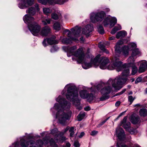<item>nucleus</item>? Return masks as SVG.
I'll return each mask as SVG.
<instances>
[{
	"instance_id": "obj_1",
	"label": "nucleus",
	"mask_w": 147,
	"mask_h": 147,
	"mask_svg": "<svg viewBox=\"0 0 147 147\" xmlns=\"http://www.w3.org/2000/svg\"><path fill=\"white\" fill-rule=\"evenodd\" d=\"M63 49L67 53L68 57L72 55L75 56L77 59L78 62L82 64V67L84 69H88L92 67L93 65L95 66L100 64V67L102 69L107 68L109 70H113L116 68L118 71H120L122 67V63L119 61L117 58L115 57L113 59V61L108 66L109 61L107 57H100V55H97L90 63H87L85 56V49L82 47H80L77 50L76 46H74L69 47H63Z\"/></svg>"
},
{
	"instance_id": "obj_2",
	"label": "nucleus",
	"mask_w": 147,
	"mask_h": 147,
	"mask_svg": "<svg viewBox=\"0 0 147 147\" xmlns=\"http://www.w3.org/2000/svg\"><path fill=\"white\" fill-rule=\"evenodd\" d=\"M56 100L59 103L55 104L54 107L58 110L56 117L58 119L59 122L62 124H64L67 120L69 119L71 117V113L69 112L66 113L61 109L63 108L69 109L70 107V103L68 102L65 99L62 98L61 96H59L57 99Z\"/></svg>"
},
{
	"instance_id": "obj_3",
	"label": "nucleus",
	"mask_w": 147,
	"mask_h": 147,
	"mask_svg": "<svg viewBox=\"0 0 147 147\" xmlns=\"http://www.w3.org/2000/svg\"><path fill=\"white\" fill-rule=\"evenodd\" d=\"M29 15H26L23 18L25 23L28 25V28L32 34L36 36L40 31V27L37 23L34 21V18L30 16L35 13L34 8L31 7L26 11Z\"/></svg>"
},
{
	"instance_id": "obj_4",
	"label": "nucleus",
	"mask_w": 147,
	"mask_h": 147,
	"mask_svg": "<svg viewBox=\"0 0 147 147\" xmlns=\"http://www.w3.org/2000/svg\"><path fill=\"white\" fill-rule=\"evenodd\" d=\"M93 26L90 25H87L84 28H79L77 26L71 29L73 34L75 37L73 38L71 36H70L69 38H65L62 40V42L64 44H68L71 43L72 41L76 42L78 41V38L80 36V31H82V34L86 35L87 36L89 35V34L93 30Z\"/></svg>"
},
{
	"instance_id": "obj_5",
	"label": "nucleus",
	"mask_w": 147,
	"mask_h": 147,
	"mask_svg": "<svg viewBox=\"0 0 147 147\" xmlns=\"http://www.w3.org/2000/svg\"><path fill=\"white\" fill-rule=\"evenodd\" d=\"M43 142L41 140L37 141L36 143L32 141H29L25 137H24L20 140V145L22 147H41L43 143L47 144L50 142L52 147H57L53 139L51 138L49 140V138L46 137L43 139Z\"/></svg>"
},
{
	"instance_id": "obj_6",
	"label": "nucleus",
	"mask_w": 147,
	"mask_h": 147,
	"mask_svg": "<svg viewBox=\"0 0 147 147\" xmlns=\"http://www.w3.org/2000/svg\"><path fill=\"white\" fill-rule=\"evenodd\" d=\"M67 89L66 96L68 100L72 101L76 106L80 105V101L78 98V94L76 86L74 84H70L66 85L64 90Z\"/></svg>"
},
{
	"instance_id": "obj_7",
	"label": "nucleus",
	"mask_w": 147,
	"mask_h": 147,
	"mask_svg": "<svg viewBox=\"0 0 147 147\" xmlns=\"http://www.w3.org/2000/svg\"><path fill=\"white\" fill-rule=\"evenodd\" d=\"M129 70L128 68L124 69L121 76H119L113 80L110 78L108 81V83L109 84H112L115 87H117L118 85H121L124 84L127 80V76L129 74Z\"/></svg>"
},
{
	"instance_id": "obj_8",
	"label": "nucleus",
	"mask_w": 147,
	"mask_h": 147,
	"mask_svg": "<svg viewBox=\"0 0 147 147\" xmlns=\"http://www.w3.org/2000/svg\"><path fill=\"white\" fill-rule=\"evenodd\" d=\"M108 81L106 83L107 86L102 89L101 90V94L102 95L101 97L100 98V100L103 101L106 100L109 98L108 94L110 93L112 90V88L111 87V86H112L115 89H118L121 88L120 85H118L117 87H114L112 84H109L108 83Z\"/></svg>"
},
{
	"instance_id": "obj_9",
	"label": "nucleus",
	"mask_w": 147,
	"mask_h": 147,
	"mask_svg": "<svg viewBox=\"0 0 147 147\" xmlns=\"http://www.w3.org/2000/svg\"><path fill=\"white\" fill-rule=\"evenodd\" d=\"M106 14L103 11H101L96 13H92L91 14L90 19L93 23L96 22H101L104 18Z\"/></svg>"
},
{
	"instance_id": "obj_10",
	"label": "nucleus",
	"mask_w": 147,
	"mask_h": 147,
	"mask_svg": "<svg viewBox=\"0 0 147 147\" xmlns=\"http://www.w3.org/2000/svg\"><path fill=\"white\" fill-rule=\"evenodd\" d=\"M39 2L44 5H46L47 3L50 4L56 3L59 4H63L68 0H38Z\"/></svg>"
},
{
	"instance_id": "obj_11",
	"label": "nucleus",
	"mask_w": 147,
	"mask_h": 147,
	"mask_svg": "<svg viewBox=\"0 0 147 147\" xmlns=\"http://www.w3.org/2000/svg\"><path fill=\"white\" fill-rule=\"evenodd\" d=\"M34 0H24L19 4V7L21 9H24L32 5Z\"/></svg>"
},
{
	"instance_id": "obj_12",
	"label": "nucleus",
	"mask_w": 147,
	"mask_h": 147,
	"mask_svg": "<svg viewBox=\"0 0 147 147\" xmlns=\"http://www.w3.org/2000/svg\"><path fill=\"white\" fill-rule=\"evenodd\" d=\"M127 118V116L125 117L122 121H121V125H123L122 126L124 129L131 134L133 131H131L130 123L129 122L126 121Z\"/></svg>"
},
{
	"instance_id": "obj_13",
	"label": "nucleus",
	"mask_w": 147,
	"mask_h": 147,
	"mask_svg": "<svg viewBox=\"0 0 147 147\" xmlns=\"http://www.w3.org/2000/svg\"><path fill=\"white\" fill-rule=\"evenodd\" d=\"M116 134L120 141L124 139L125 135L124 131L122 128L119 127L117 128L116 129Z\"/></svg>"
},
{
	"instance_id": "obj_14",
	"label": "nucleus",
	"mask_w": 147,
	"mask_h": 147,
	"mask_svg": "<svg viewBox=\"0 0 147 147\" xmlns=\"http://www.w3.org/2000/svg\"><path fill=\"white\" fill-rule=\"evenodd\" d=\"M140 54V52L138 49H135L132 50L131 56L128 59V62L129 63H133L134 61V57L137 55H139Z\"/></svg>"
},
{
	"instance_id": "obj_15",
	"label": "nucleus",
	"mask_w": 147,
	"mask_h": 147,
	"mask_svg": "<svg viewBox=\"0 0 147 147\" xmlns=\"http://www.w3.org/2000/svg\"><path fill=\"white\" fill-rule=\"evenodd\" d=\"M51 31V29L48 26H46L41 29L40 32V34L42 36H46L50 33Z\"/></svg>"
},
{
	"instance_id": "obj_16",
	"label": "nucleus",
	"mask_w": 147,
	"mask_h": 147,
	"mask_svg": "<svg viewBox=\"0 0 147 147\" xmlns=\"http://www.w3.org/2000/svg\"><path fill=\"white\" fill-rule=\"evenodd\" d=\"M123 43L122 40H119L116 44L115 46V52L116 54L118 55L121 53V48L120 45H121Z\"/></svg>"
},
{
	"instance_id": "obj_17",
	"label": "nucleus",
	"mask_w": 147,
	"mask_h": 147,
	"mask_svg": "<svg viewBox=\"0 0 147 147\" xmlns=\"http://www.w3.org/2000/svg\"><path fill=\"white\" fill-rule=\"evenodd\" d=\"M51 134L54 136V138L55 140H59L57 139V138L59 136V135H63V133L59 131L56 128L52 129L51 131Z\"/></svg>"
},
{
	"instance_id": "obj_18",
	"label": "nucleus",
	"mask_w": 147,
	"mask_h": 147,
	"mask_svg": "<svg viewBox=\"0 0 147 147\" xmlns=\"http://www.w3.org/2000/svg\"><path fill=\"white\" fill-rule=\"evenodd\" d=\"M147 67V62L145 61L141 62L140 65L138 70V72L141 73L144 72Z\"/></svg>"
},
{
	"instance_id": "obj_19",
	"label": "nucleus",
	"mask_w": 147,
	"mask_h": 147,
	"mask_svg": "<svg viewBox=\"0 0 147 147\" xmlns=\"http://www.w3.org/2000/svg\"><path fill=\"white\" fill-rule=\"evenodd\" d=\"M56 37L53 36L51 38H47V42L49 44H57L58 42V40H55Z\"/></svg>"
},
{
	"instance_id": "obj_20",
	"label": "nucleus",
	"mask_w": 147,
	"mask_h": 147,
	"mask_svg": "<svg viewBox=\"0 0 147 147\" xmlns=\"http://www.w3.org/2000/svg\"><path fill=\"white\" fill-rule=\"evenodd\" d=\"M134 65V63H128V65H127L128 66H131L132 67V73L131 74L134 75L138 71V69L137 67L133 65Z\"/></svg>"
},
{
	"instance_id": "obj_21",
	"label": "nucleus",
	"mask_w": 147,
	"mask_h": 147,
	"mask_svg": "<svg viewBox=\"0 0 147 147\" xmlns=\"http://www.w3.org/2000/svg\"><path fill=\"white\" fill-rule=\"evenodd\" d=\"M79 93L81 98L85 99L86 98L88 92L87 90H83L80 91Z\"/></svg>"
},
{
	"instance_id": "obj_22",
	"label": "nucleus",
	"mask_w": 147,
	"mask_h": 147,
	"mask_svg": "<svg viewBox=\"0 0 147 147\" xmlns=\"http://www.w3.org/2000/svg\"><path fill=\"white\" fill-rule=\"evenodd\" d=\"M109 18L110 19V20H109L110 23V27L112 28L117 23V20L114 17Z\"/></svg>"
},
{
	"instance_id": "obj_23",
	"label": "nucleus",
	"mask_w": 147,
	"mask_h": 147,
	"mask_svg": "<svg viewBox=\"0 0 147 147\" xmlns=\"http://www.w3.org/2000/svg\"><path fill=\"white\" fill-rule=\"evenodd\" d=\"M127 35L126 32L125 31H120L118 32L116 35V37L118 39L120 37H123Z\"/></svg>"
},
{
	"instance_id": "obj_24",
	"label": "nucleus",
	"mask_w": 147,
	"mask_h": 147,
	"mask_svg": "<svg viewBox=\"0 0 147 147\" xmlns=\"http://www.w3.org/2000/svg\"><path fill=\"white\" fill-rule=\"evenodd\" d=\"M53 29L57 31H58L61 29V25L59 22H56L53 25Z\"/></svg>"
},
{
	"instance_id": "obj_25",
	"label": "nucleus",
	"mask_w": 147,
	"mask_h": 147,
	"mask_svg": "<svg viewBox=\"0 0 147 147\" xmlns=\"http://www.w3.org/2000/svg\"><path fill=\"white\" fill-rule=\"evenodd\" d=\"M139 113L140 115L143 117L146 116L147 115V110L145 109H141Z\"/></svg>"
},
{
	"instance_id": "obj_26",
	"label": "nucleus",
	"mask_w": 147,
	"mask_h": 147,
	"mask_svg": "<svg viewBox=\"0 0 147 147\" xmlns=\"http://www.w3.org/2000/svg\"><path fill=\"white\" fill-rule=\"evenodd\" d=\"M139 118L138 116H132L131 119V122L133 124H136L139 121Z\"/></svg>"
},
{
	"instance_id": "obj_27",
	"label": "nucleus",
	"mask_w": 147,
	"mask_h": 147,
	"mask_svg": "<svg viewBox=\"0 0 147 147\" xmlns=\"http://www.w3.org/2000/svg\"><path fill=\"white\" fill-rule=\"evenodd\" d=\"M85 113L84 112H81L77 116V118L79 121L82 120L85 117Z\"/></svg>"
},
{
	"instance_id": "obj_28",
	"label": "nucleus",
	"mask_w": 147,
	"mask_h": 147,
	"mask_svg": "<svg viewBox=\"0 0 147 147\" xmlns=\"http://www.w3.org/2000/svg\"><path fill=\"white\" fill-rule=\"evenodd\" d=\"M63 135H59V136L57 138L59 140H56L57 141V142H60L62 143L65 140L66 138L65 137L62 136Z\"/></svg>"
},
{
	"instance_id": "obj_29",
	"label": "nucleus",
	"mask_w": 147,
	"mask_h": 147,
	"mask_svg": "<svg viewBox=\"0 0 147 147\" xmlns=\"http://www.w3.org/2000/svg\"><path fill=\"white\" fill-rule=\"evenodd\" d=\"M43 11L44 13L46 15H47L49 14L50 13L52 12V10L48 8H44L43 9Z\"/></svg>"
},
{
	"instance_id": "obj_30",
	"label": "nucleus",
	"mask_w": 147,
	"mask_h": 147,
	"mask_svg": "<svg viewBox=\"0 0 147 147\" xmlns=\"http://www.w3.org/2000/svg\"><path fill=\"white\" fill-rule=\"evenodd\" d=\"M94 98V96L92 94H89L88 93L86 98L87 99L89 102H90L93 100Z\"/></svg>"
},
{
	"instance_id": "obj_31",
	"label": "nucleus",
	"mask_w": 147,
	"mask_h": 147,
	"mask_svg": "<svg viewBox=\"0 0 147 147\" xmlns=\"http://www.w3.org/2000/svg\"><path fill=\"white\" fill-rule=\"evenodd\" d=\"M51 20L50 18L46 19L42 21V22L44 25H47V24H49L51 23Z\"/></svg>"
},
{
	"instance_id": "obj_32",
	"label": "nucleus",
	"mask_w": 147,
	"mask_h": 147,
	"mask_svg": "<svg viewBox=\"0 0 147 147\" xmlns=\"http://www.w3.org/2000/svg\"><path fill=\"white\" fill-rule=\"evenodd\" d=\"M98 31L100 34H103L104 32V30L103 27L101 26H99L98 28Z\"/></svg>"
},
{
	"instance_id": "obj_33",
	"label": "nucleus",
	"mask_w": 147,
	"mask_h": 147,
	"mask_svg": "<svg viewBox=\"0 0 147 147\" xmlns=\"http://www.w3.org/2000/svg\"><path fill=\"white\" fill-rule=\"evenodd\" d=\"M110 19L109 18H107L105 19L103 21V24L105 26H106L109 24V22Z\"/></svg>"
},
{
	"instance_id": "obj_34",
	"label": "nucleus",
	"mask_w": 147,
	"mask_h": 147,
	"mask_svg": "<svg viewBox=\"0 0 147 147\" xmlns=\"http://www.w3.org/2000/svg\"><path fill=\"white\" fill-rule=\"evenodd\" d=\"M129 47H130L131 50H133L135 49L136 47V44L134 43H131L129 45Z\"/></svg>"
},
{
	"instance_id": "obj_35",
	"label": "nucleus",
	"mask_w": 147,
	"mask_h": 147,
	"mask_svg": "<svg viewBox=\"0 0 147 147\" xmlns=\"http://www.w3.org/2000/svg\"><path fill=\"white\" fill-rule=\"evenodd\" d=\"M51 18L55 20H57L59 18L58 15L55 13H52L51 15Z\"/></svg>"
},
{
	"instance_id": "obj_36",
	"label": "nucleus",
	"mask_w": 147,
	"mask_h": 147,
	"mask_svg": "<svg viewBox=\"0 0 147 147\" xmlns=\"http://www.w3.org/2000/svg\"><path fill=\"white\" fill-rule=\"evenodd\" d=\"M135 99V97H133L132 96L130 95L128 96V101L130 102V104H132Z\"/></svg>"
},
{
	"instance_id": "obj_37",
	"label": "nucleus",
	"mask_w": 147,
	"mask_h": 147,
	"mask_svg": "<svg viewBox=\"0 0 147 147\" xmlns=\"http://www.w3.org/2000/svg\"><path fill=\"white\" fill-rule=\"evenodd\" d=\"M69 132H70V136H72L74 134V127H71L69 130Z\"/></svg>"
},
{
	"instance_id": "obj_38",
	"label": "nucleus",
	"mask_w": 147,
	"mask_h": 147,
	"mask_svg": "<svg viewBox=\"0 0 147 147\" xmlns=\"http://www.w3.org/2000/svg\"><path fill=\"white\" fill-rule=\"evenodd\" d=\"M128 47H125L123 48V50H124L125 49H126V51H123V54L125 55V56L127 55H128Z\"/></svg>"
},
{
	"instance_id": "obj_39",
	"label": "nucleus",
	"mask_w": 147,
	"mask_h": 147,
	"mask_svg": "<svg viewBox=\"0 0 147 147\" xmlns=\"http://www.w3.org/2000/svg\"><path fill=\"white\" fill-rule=\"evenodd\" d=\"M58 49V48L56 46H54L52 47L51 50V52H53L55 51H56Z\"/></svg>"
},
{
	"instance_id": "obj_40",
	"label": "nucleus",
	"mask_w": 147,
	"mask_h": 147,
	"mask_svg": "<svg viewBox=\"0 0 147 147\" xmlns=\"http://www.w3.org/2000/svg\"><path fill=\"white\" fill-rule=\"evenodd\" d=\"M99 47L102 50H103L106 53H109V52L108 50L107 49H105V48L103 47L102 45H99Z\"/></svg>"
},
{
	"instance_id": "obj_41",
	"label": "nucleus",
	"mask_w": 147,
	"mask_h": 147,
	"mask_svg": "<svg viewBox=\"0 0 147 147\" xmlns=\"http://www.w3.org/2000/svg\"><path fill=\"white\" fill-rule=\"evenodd\" d=\"M65 32H68V34H67V36L68 37H70V36H72V35L74 34H73V32H72V34L71 33V32L68 30V29H66L65 30Z\"/></svg>"
},
{
	"instance_id": "obj_42",
	"label": "nucleus",
	"mask_w": 147,
	"mask_h": 147,
	"mask_svg": "<svg viewBox=\"0 0 147 147\" xmlns=\"http://www.w3.org/2000/svg\"><path fill=\"white\" fill-rule=\"evenodd\" d=\"M74 146L75 147H80V144L78 141H75L74 143Z\"/></svg>"
},
{
	"instance_id": "obj_43",
	"label": "nucleus",
	"mask_w": 147,
	"mask_h": 147,
	"mask_svg": "<svg viewBox=\"0 0 147 147\" xmlns=\"http://www.w3.org/2000/svg\"><path fill=\"white\" fill-rule=\"evenodd\" d=\"M116 27H114V28L112 30L111 33L113 34H114L117 31V29Z\"/></svg>"
},
{
	"instance_id": "obj_44",
	"label": "nucleus",
	"mask_w": 147,
	"mask_h": 147,
	"mask_svg": "<svg viewBox=\"0 0 147 147\" xmlns=\"http://www.w3.org/2000/svg\"><path fill=\"white\" fill-rule=\"evenodd\" d=\"M142 80V78L140 77L138 78L135 81V83L136 84H137L140 82Z\"/></svg>"
},
{
	"instance_id": "obj_45",
	"label": "nucleus",
	"mask_w": 147,
	"mask_h": 147,
	"mask_svg": "<svg viewBox=\"0 0 147 147\" xmlns=\"http://www.w3.org/2000/svg\"><path fill=\"white\" fill-rule=\"evenodd\" d=\"M98 131H96L94 130L92 131L91 132V133L90 134L92 136H94L96 135L98 133Z\"/></svg>"
},
{
	"instance_id": "obj_46",
	"label": "nucleus",
	"mask_w": 147,
	"mask_h": 147,
	"mask_svg": "<svg viewBox=\"0 0 147 147\" xmlns=\"http://www.w3.org/2000/svg\"><path fill=\"white\" fill-rule=\"evenodd\" d=\"M117 147H127L126 145L125 144L119 145L118 142L117 143Z\"/></svg>"
},
{
	"instance_id": "obj_47",
	"label": "nucleus",
	"mask_w": 147,
	"mask_h": 147,
	"mask_svg": "<svg viewBox=\"0 0 147 147\" xmlns=\"http://www.w3.org/2000/svg\"><path fill=\"white\" fill-rule=\"evenodd\" d=\"M115 27H116V29L117 30H119L121 29V26L119 24H118L117 26H115Z\"/></svg>"
},
{
	"instance_id": "obj_48",
	"label": "nucleus",
	"mask_w": 147,
	"mask_h": 147,
	"mask_svg": "<svg viewBox=\"0 0 147 147\" xmlns=\"http://www.w3.org/2000/svg\"><path fill=\"white\" fill-rule=\"evenodd\" d=\"M47 38L45 39L43 41V42H42L43 45L45 47L47 45L46 42H47Z\"/></svg>"
},
{
	"instance_id": "obj_49",
	"label": "nucleus",
	"mask_w": 147,
	"mask_h": 147,
	"mask_svg": "<svg viewBox=\"0 0 147 147\" xmlns=\"http://www.w3.org/2000/svg\"><path fill=\"white\" fill-rule=\"evenodd\" d=\"M90 108L88 106L84 108V110L86 111H88L90 110Z\"/></svg>"
},
{
	"instance_id": "obj_50",
	"label": "nucleus",
	"mask_w": 147,
	"mask_h": 147,
	"mask_svg": "<svg viewBox=\"0 0 147 147\" xmlns=\"http://www.w3.org/2000/svg\"><path fill=\"white\" fill-rule=\"evenodd\" d=\"M121 103L119 101H117L115 103V105L116 107H118L119 105Z\"/></svg>"
},
{
	"instance_id": "obj_51",
	"label": "nucleus",
	"mask_w": 147,
	"mask_h": 147,
	"mask_svg": "<svg viewBox=\"0 0 147 147\" xmlns=\"http://www.w3.org/2000/svg\"><path fill=\"white\" fill-rule=\"evenodd\" d=\"M69 129V127L68 126L66 128L64 129V132H62L63 133V134L64 133H65Z\"/></svg>"
},
{
	"instance_id": "obj_52",
	"label": "nucleus",
	"mask_w": 147,
	"mask_h": 147,
	"mask_svg": "<svg viewBox=\"0 0 147 147\" xmlns=\"http://www.w3.org/2000/svg\"><path fill=\"white\" fill-rule=\"evenodd\" d=\"M19 145V143L18 142H16L14 144H13V146L14 147H18Z\"/></svg>"
},
{
	"instance_id": "obj_53",
	"label": "nucleus",
	"mask_w": 147,
	"mask_h": 147,
	"mask_svg": "<svg viewBox=\"0 0 147 147\" xmlns=\"http://www.w3.org/2000/svg\"><path fill=\"white\" fill-rule=\"evenodd\" d=\"M84 135V132H82L81 133L80 136H79V137L80 138H82L83 136Z\"/></svg>"
},
{
	"instance_id": "obj_54",
	"label": "nucleus",
	"mask_w": 147,
	"mask_h": 147,
	"mask_svg": "<svg viewBox=\"0 0 147 147\" xmlns=\"http://www.w3.org/2000/svg\"><path fill=\"white\" fill-rule=\"evenodd\" d=\"M35 7L36 8V9L38 11H39V8L38 5V4H36L35 5Z\"/></svg>"
},
{
	"instance_id": "obj_55",
	"label": "nucleus",
	"mask_w": 147,
	"mask_h": 147,
	"mask_svg": "<svg viewBox=\"0 0 147 147\" xmlns=\"http://www.w3.org/2000/svg\"><path fill=\"white\" fill-rule=\"evenodd\" d=\"M71 146V144L69 142H67L66 144L65 145V147H70Z\"/></svg>"
},
{
	"instance_id": "obj_56",
	"label": "nucleus",
	"mask_w": 147,
	"mask_h": 147,
	"mask_svg": "<svg viewBox=\"0 0 147 147\" xmlns=\"http://www.w3.org/2000/svg\"><path fill=\"white\" fill-rule=\"evenodd\" d=\"M115 38V37L113 36H112L110 37L109 38V39L110 40H114Z\"/></svg>"
},
{
	"instance_id": "obj_57",
	"label": "nucleus",
	"mask_w": 147,
	"mask_h": 147,
	"mask_svg": "<svg viewBox=\"0 0 147 147\" xmlns=\"http://www.w3.org/2000/svg\"><path fill=\"white\" fill-rule=\"evenodd\" d=\"M105 11L107 12L110 11V9L109 8H107L105 9Z\"/></svg>"
},
{
	"instance_id": "obj_58",
	"label": "nucleus",
	"mask_w": 147,
	"mask_h": 147,
	"mask_svg": "<svg viewBox=\"0 0 147 147\" xmlns=\"http://www.w3.org/2000/svg\"><path fill=\"white\" fill-rule=\"evenodd\" d=\"M123 92L122 91H121V92H120L117 93L116 94V95H121V94H123Z\"/></svg>"
},
{
	"instance_id": "obj_59",
	"label": "nucleus",
	"mask_w": 147,
	"mask_h": 147,
	"mask_svg": "<svg viewBox=\"0 0 147 147\" xmlns=\"http://www.w3.org/2000/svg\"><path fill=\"white\" fill-rule=\"evenodd\" d=\"M123 92L122 91H121V92H120L117 93L116 94V95H121V94H123Z\"/></svg>"
},
{
	"instance_id": "obj_60",
	"label": "nucleus",
	"mask_w": 147,
	"mask_h": 147,
	"mask_svg": "<svg viewBox=\"0 0 147 147\" xmlns=\"http://www.w3.org/2000/svg\"><path fill=\"white\" fill-rule=\"evenodd\" d=\"M134 147H141L139 145L137 144H135Z\"/></svg>"
},
{
	"instance_id": "obj_61",
	"label": "nucleus",
	"mask_w": 147,
	"mask_h": 147,
	"mask_svg": "<svg viewBox=\"0 0 147 147\" xmlns=\"http://www.w3.org/2000/svg\"><path fill=\"white\" fill-rule=\"evenodd\" d=\"M107 119L102 121L101 123V125H102L103 124H104L106 122V121H107Z\"/></svg>"
},
{
	"instance_id": "obj_62",
	"label": "nucleus",
	"mask_w": 147,
	"mask_h": 147,
	"mask_svg": "<svg viewBox=\"0 0 147 147\" xmlns=\"http://www.w3.org/2000/svg\"><path fill=\"white\" fill-rule=\"evenodd\" d=\"M140 106V105L139 104H137L136 105H135L134 106V107H139Z\"/></svg>"
},
{
	"instance_id": "obj_63",
	"label": "nucleus",
	"mask_w": 147,
	"mask_h": 147,
	"mask_svg": "<svg viewBox=\"0 0 147 147\" xmlns=\"http://www.w3.org/2000/svg\"><path fill=\"white\" fill-rule=\"evenodd\" d=\"M100 86V84H98L97 85V89L98 90H99V89L98 88Z\"/></svg>"
},
{
	"instance_id": "obj_64",
	"label": "nucleus",
	"mask_w": 147,
	"mask_h": 147,
	"mask_svg": "<svg viewBox=\"0 0 147 147\" xmlns=\"http://www.w3.org/2000/svg\"><path fill=\"white\" fill-rule=\"evenodd\" d=\"M132 93H133L132 92V91H131V92H130L128 94H129V95H130V94H132Z\"/></svg>"
}]
</instances>
